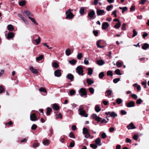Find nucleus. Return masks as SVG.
<instances>
[{
	"label": "nucleus",
	"mask_w": 149,
	"mask_h": 149,
	"mask_svg": "<svg viewBox=\"0 0 149 149\" xmlns=\"http://www.w3.org/2000/svg\"><path fill=\"white\" fill-rule=\"evenodd\" d=\"M71 9H70L66 12L65 14L66 15V19H71L73 17L74 15L71 12Z\"/></svg>",
	"instance_id": "obj_1"
},
{
	"label": "nucleus",
	"mask_w": 149,
	"mask_h": 149,
	"mask_svg": "<svg viewBox=\"0 0 149 149\" xmlns=\"http://www.w3.org/2000/svg\"><path fill=\"white\" fill-rule=\"evenodd\" d=\"M79 92L80 93V95L81 97L87 95V91L85 88H81L79 91Z\"/></svg>",
	"instance_id": "obj_2"
},
{
	"label": "nucleus",
	"mask_w": 149,
	"mask_h": 149,
	"mask_svg": "<svg viewBox=\"0 0 149 149\" xmlns=\"http://www.w3.org/2000/svg\"><path fill=\"white\" fill-rule=\"evenodd\" d=\"M79 114L80 115L86 117H88V114L86 113V111H85L84 110L83 108V107H80L79 109Z\"/></svg>",
	"instance_id": "obj_3"
},
{
	"label": "nucleus",
	"mask_w": 149,
	"mask_h": 149,
	"mask_svg": "<svg viewBox=\"0 0 149 149\" xmlns=\"http://www.w3.org/2000/svg\"><path fill=\"white\" fill-rule=\"evenodd\" d=\"M83 134H85V137L86 138H88L90 136V135L89 133L88 130L86 128L84 127L83 129Z\"/></svg>",
	"instance_id": "obj_4"
},
{
	"label": "nucleus",
	"mask_w": 149,
	"mask_h": 149,
	"mask_svg": "<svg viewBox=\"0 0 149 149\" xmlns=\"http://www.w3.org/2000/svg\"><path fill=\"white\" fill-rule=\"evenodd\" d=\"M76 72L79 74L81 75H83V71L82 68L80 66H79L77 67L76 69Z\"/></svg>",
	"instance_id": "obj_5"
},
{
	"label": "nucleus",
	"mask_w": 149,
	"mask_h": 149,
	"mask_svg": "<svg viewBox=\"0 0 149 149\" xmlns=\"http://www.w3.org/2000/svg\"><path fill=\"white\" fill-rule=\"evenodd\" d=\"M105 114L107 115H109L111 117H115L117 116V114L114 112L109 111L105 112Z\"/></svg>",
	"instance_id": "obj_6"
},
{
	"label": "nucleus",
	"mask_w": 149,
	"mask_h": 149,
	"mask_svg": "<svg viewBox=\"0 0 149 149\" xmlns=\"http://www.w3.org/2000/svg\"><path fill=\"white\" fill-rule=\"evenodd\" d=\"M30 118V120L32 121H35L37 120L36 116L34 113L31 114Z\"/></svg>",
	"instance_id": "obj_7"
},
{
	"label": "nucleus",
	"mask_w": 149,
	"mask_h": 149,
	"mask_svg": "<svg viewBox=\"0 0 149 149\" xmlns=\"http://www.w3.org/2000/svg\"><path fill=\"white\" fill-rule=\"evenodd\" d=\"M104 13V11L103 10L97 9L96 11V13L97 16L102 15Z\"/></svg>",
	"instance_id": "obj_8"
},
{
	"label": "nucleus",
	"mask_w": 149,
	"mask_h": 149,
	"mask_svg": "<svg viewBox=\"0 0 149 149\" xmlns=\"http://www.w3.org/2000/svg\"><path fill=\"white\" fill-rule=\"evenodd\" d=\"M127 128L128 130H132L136 128V127L132 123H131L129 124L127 126Z\"/></svg>",
	"instance_id": "obj_9"
},
{
	"label": "nucleus",
	"mask_w": 149,
	"mask_h": 149,
	"mask_svg": "<svg viewBox=\"0 0 149 149\" xmlns=\"http://www.w3.org/2000/svg\"><path fill=\"white\" fill-rule=\"evenodd\" d=\"M30 70L33 74H37L38 73V72L37 69L34 68L33 67L31 66L30 67Z\"/></svg>",
	"instance_id": "obj_10"
},
{
	"label": "nucleus",
	"mask_w": 149,
	"mask_h": 149,
	"mask_svg": "<svg viewBox=\"0 0 149 149\" xmlns=\"http://www.w3.org/2000/svg\"><path fill=\"white\" fill-rule=\"evenodd\" d=\"M55 75L57 77H59L61 75V70L59 69H58L56 70L54 72Z\"/></svg>",
	"instance_id": "obj_11"
},
{
	"label": "nucleus",
	"mask_w": 149,
	"mask_h": 149,
	"mask_svg": "<svg viewBox=\"0 0 149 149\" xmlns=\"http://www.w3.org/2000/svg\"><path fill=\"white\" fill-rule=\"evenodd\" d=\"M95 14V13L93 10H91V11L88 13V16L91 18L93 17L94 15Z\"/></svg>",
	"instance_id": "obj_12"
},
{
	"label": "nucleus",
	"mask_w": 149,
	"mask_h": 149,
	"mask_svg": "<svg viewBox=\"0 0 149 149\" xmlns=\"http://www.w3.org/2000/svg\"><path fill=\"white\" fill-rule=\"evenodd\" d=\"M66 78L70 80L71 81H72L73 80L74 76L72 74L69 73L67 75Z\"/></svg>",
	"instance_id": "obj_13"
},
{
	"label": "nucleus",
	"mask_w": 149,
	"mask_h": 149,
	"mask_svg": "<svg viewBox=\"0 0 149 149\" xmlns=\"http://www.w3.org/2000/svg\"><path fill=\"white\" fill-rule=\"evenodd\" d=\"M24 13L28 17H29L32 16L33 15L30 13V11L28 10H25L24 11Z\"/></svg>",
	"instance_id": "obj_14"
},
{
	"label": "nucleus",
	"mask_w": 149,
	"mask_h": 149,
	"mask_svg": "<svg viewBox=\"0 0 149 149\" xmlns=\"http://www.w3.org/2000/svg\"><path fill=\"white\" fill-rule=\"evenodd\" d=\"M135 103L133 101L128 102L127 104V106L128 107H131L134 106Z\"/></svg>",
	"instance_id": "obj_15"
},
{
	"label": "nucleus",
	"mask_w": 149,
	"mask_h": 149,
	"mask_svg": "<svg viewBox=\"0 0 149 149\" xmlns=\"http://www.w3.org/2000/svg\"><path fill=\"white\" fill-rule=\"evenodd\" d=\"M109 26V24L107 22H104L102 25V29H106Z\"/></svg>",
	"instance_id": "obj_16"
},
{
	"label": "nucleus",
	"mask_w": 149,
	"mask_h": 149,
	"mask_svg": "<svg viewBox=\"0 0 149 149\" xmlns=\"http://www.w3.org/2000/svg\"><path fill=\"white\" fill-rule=\"evenodd\" d=\"M14 34L12 32H10L8 34L7 38L9 39L13 38L14 36Z\"/></svg>",
	"instance_id": "obj_17"
},
{
	"label": "nucleus",
	"mask_w": 149,
	"mask_h": 149,
	"mask_svg": "<svg viewBox=\"0 0 149 149\" xmlns=\"http://www.w3.org/2000/svg\"><path fill=\"white\" fill-rule=\"evenodd\" d=\"M96 63L99 65H102L104 64V62L103 60L102 59L99 60L97 61Z\"/></svg>",
	"instance_id": "obj_18"
},
{
	"label": "nucleus",
	"mask_w": 149,
	"mask_h": 149,
	"mask_svg": "<svg viewBox=\"0 0 149 149\" xmlns=\"http://www.w3.org/2000/svg\"><path fill=\"white\" fill-rule=\"evenodd\" d=\"M56 113V118L57 119H61L62 118V116L61 113H59L58 114L56 112H55Z\"/></svg>",
	"instance_id": "obj_19"
},
{
	"label": "nucleus",
	"mask_w": 149,
	"mask_h": 149,
	"mask_svg": "<svg viewBox=\"0 0 149 149\" xmlns=\"http://www.w3.org/2000/svg\"><path fill=\"white\" fill-rule=\"evenodd\" d=\"M35 36L38 37V38L34 40V41L36 42L37 45L39 44L40 42L41 39L40 37L37 35H35Z\"/></svg>",
	"instance_id": "obj_20"
},
{
	"label": "nucleus",
	"mask_w": 149,
	"mask_h": 149,
	"mask_svg": "<svg viewBox=\"0 0 149 149\" xmlns=\"http://www.w3.org/2000/svg\"><path fill=\"white\" fill-rule=\"evenodd\" d=\"M101 140L99 138L95 140V142L96 144L99 146H100L101 145Z\"/></svg>",
	"instance_id": "obj_21"
},
{
	"label": "nucleus",
	"mask_w": 149,
	"mask_h": 149,
	"mask_svg": "<svg viewBox=\"0 0 149 149\" xmlns=\"http://www.w3.org/2000/svg\"><path fill=\"white\" fill-rule=\"evenodd\" d=\"M52 106L53 109L56 111L58 110L59 109V107L56 104H53Z\"/></svg>",
	"instance_id": "obj_22"
},
{
	"label": "nucleus",
	"mask_w": 149,
	"mask_h": 149,
	"mask_svg": "<svg viewBox=\"0 0 149 149\" xmlns=\"http://www.w3.org/2000/svg\"><path fill=\"white\" fill-rule=\"evenodd\" d=\"M86 81L89 85H91L94 83V81L90 78H87Z\"/></svg>",
	"instance_id": "obj_23"
},
{
	"label": "nucleus",
	"mask_w": 149,
	"mask_h": 149,
	"mask_svg": "<svg viewBox=\"0 0 149 149\" xmlns=\"http://www.w3.org/2000/svg\"><path fill=\"white\" fill-rule=\"evenodd\" d=\"M149 47V45L147 43L144 44L142 46V48L144 50L146 49Z\"/></svg>",
	"instance_id": "obj_24"
},
{
	"label": "nucleus",
	"mask_w": 149,
	"mask_h": 149,
	"mask_svg": "<svg viewBox=\"0 0 149 149\" xmlns=\"http://www.w3.org/2000/svg\"><path fill=\"white\" fill-rule=\"evenodd\" d=\"M101 41L102 40H99L97 42L96 45L98 48H102L104 47V46H101L100 45V44Z\"/></svg>",
	"instance_id": "obj_25"
},
{
	"label": "nucleus",
	"mask_w": 149,
	"mask_h": 149,
	"mask_svg": "<svg viewBox=\"0 0 149 149\" xmlns=\"http://www.w3.org/2000/svg\"><path fill=\"white\" fill-rule=\"evenodd\" d=\"M7 27L8 30L10 31H13L14 29L13 26L11 24L8 25Z\"/></svg>",
	"instance_id": "obj_26"
},
{
	"label": "nucleus",
	"mask_w": 149,
	"mask_h": 149,
	"mask_svg": "<svg viewBox=\"0 0 149 149\" xmlns=\"http://www.w3.org/2000/svg\"><path fill=\"white\" fill-rule=\"evenodd\" d=\"M95 110L97 112H99L101 110L100 107L98 105H96L95 107Z\"/></svg>",
	"instance_id": "obj_27"
},
{
	"label": "nucleus",
	"mask_w": 149,
	"mask_h": 149,
	"mask_svg": "<svg viewBox=\"0 0 149 149\" xmlns=\"http://www.w3.org/2000/svg\"><path fill=\"white\" fill-rule=\"evenodd\" d=\"M93 70L92 68H88V75H91L93 73Z\"/></svg>",
	"instance_id": "obj_28"
},
{
	"label": "nucleus",
	"mask_w": 149,
	"mask_h": 149,
	"mask_svg": "<svg viewBox=\"0 0 149 149\" xmlns=\"http://www.w3.org/2000/svg\"><path fill=\"white\" fill-rule=\"evenodd\" d=\"M28 18L30 19L35 24L37 25L38 24L36 22L35 19L34 18H32L30 17H29Z\"/></svg>",
	"instance_id": "obj_29"
},
{
	"label": "nucleus",
	"mask_w": 149,
	"mask_h": 149,
	"mask_svg": "<svg viewBox=\"0 0 149 149\" xmlns=\"http://www.w3.org/2000/svg\"><path fill=\"white\" fill-rule=\"evenodd\" d=\"M121 26V23L120 22H118V23H116L114 26V27L116 29L119 28Z\"/></svg>",
	"instance_id": "obj_30"
},
{
	"label": "nucleus",
	"mask_w": 149,
	"mask_h": 149,
	"mask_svg": "<svg viewBox=\"0 0 149 149\" xmlns=\"http://www.w3.org/2000/svg\"><path fill=\"white\" fill-rule=\"evenodd\" d=\"M65 54L68 56L70 55L71 54L70 50L69 49H67L65 51Z\"/></svg>",
	"instance_id": "obj_31"
},
{
	"label": "nucleus",
	"mask_w": 149,
	"mask_h": 149,
	"mask_svg": "<svg viewBox=\"0 0 149 149\" xmlns=\"http://www.w3.org/2000/svg\"><path fill=\"white\" fill-rule=\"evenodd\" d=\"M52 111V110L51 108L50 107H48L47 108V115L48 116H49L50 114V113Z\"/></svg>",
	"instance_id": "obj_32"
},
{
	"label": "nucleus",
	"mask_w": 149,
	"mask_h": 149,
	"mask_svg": "<svg viewBox=\"0 0 149 149\" xmlns=\"http://www.w3.org/2000/svg\"><path fill=\"white\" fill-rule=\"evenodd\" d=\"M49 141L48 140H45L43 142V143L45 146H48L49 144Z\"/></svg>",
	"instance_id": "obj_33"
},
{
	"label": "nucleus",
	"mask_w": 149,
	"mask_h": 149,
	"mask_svg": "<svg viewBox=\"0 0 149 149\" xmlns=\"http://www.w3.org/2000/svg\"><path fill=\"white\" fill-rule=\"evenodd\" d=\"M52 66L55 68H57L58 67V64L56 62H54L52 63Z\"/></svg>",
	"instance_id": "obj_34"
},
{
	"label": "nucleus",
	"mask_w": 149,
	"mask_h": 149,
	"mask_svg": "<svg viewBox=\"0 0 149 149\" xmlns=\"http://www.w3.org/2000/svg\"><path fill=\"white\" fill-rule=\"evenodd\" d=\"M104 76L103 72H100L99 74V77L100 79H102Z\"/></svg>",
	"instance_id": "obj_35"
},
{
	"label": "nucleus",
	"mask_w": 149,
	"mask_h": 149,
	"mask_svg": "<svg viewBox=\"0 0 149 149\" xmlns=\"http://www.w3.org/2000/svg\"><path fill=\"white\" fill-rule=\"evenodd\" d=\"M19 4L20 6H23L25 4V1H21L19 2Z\"/></svg>",
	"instance_id": "obj_36"
},
{
	"label": "nucleus",
	"mask_w": 149,
	"mask_h": 149,
	"mask_svg": "<svg viewBox=\"0 0 149 149\" xmlns=\"http://www.w3.org/2000/svg\"><path fill=\"white\" fill-rule=\"evenodd\" d=\"M122 102V100L120 98H118L116 100V102L118 104H120Z\"/></svg>",
	"instance_id": "obj_37"
},
{
	"label": "nucleus",
	"mask_w": 149,
	"mask_h": 149,
	"mask_svg": "<svg viewBox=\"0 0 149 149\" xmlns=\"http://www.w3.org/2000/svg\"><path fill=\"white\" fill-rule=\"evenodd\" d=\"M115 72L116 74L118 75H121L122 74L120 72V71L119 69H117L115 71Z\"/></svg>",
	"instance_id": "obj_38"
},
{
	"label": "nucleus",
	"mask_w": 149,
	"mask_h": 149,
	"mask_svg": "<svg viewBox=\"0 0 149 149\" xmlns=\"http://www.w3.org/2000/svg\"><path fill=\"white\" fill-rule=\"evenodd\" d=\"M76 61L75 60L73 59L69 61V63L71 65H74L76 63Z\"/></svg>",
	"instance_id": "obj_39"
},
{
	"label": "nucleus",
	"mask_w": 149,
	"mask_h": 149,
	"mask_svg": "<svg viewBox=\"0 0 149 149\" xmlns=\"http://www.w3.org/2000/svg\"><path fill=\"white\" fill-rule=\"evenodd\" d=\"M106 93L107 94V96H110L111 95L112 91L109 90H108L106 91Z\"/></svg>",
	"instance_id": "obj_40"
},
{
	"label": "nucleus",
	"mask_w": 149,
	"mask_h": 149,
	"mask_svg": "<svg viewBox=\"0 0 149 149\" xmlns=\"http://www.w3.org/2000/svg\"><path fill=\"white\" fill-rule=\"evenodd\" d=\"M79 13L81 15H83L84 13V9L83 8H81L79 11Z\"/></svg>",
	"instance_id": "obj_41"
},
{
	"label": "nucleus",
	"mask_w": 149,
	"mask_h": 149,
	"mask_svg": "<svg viewBox=\"0 0 149 149\" xmlns=\"http://www.w3.org/2000/svg\"><path fill=\"white\" fill-rule=\"evenodd\" d=\"M89 91L91 94H93L94 93V90L93 88H89Z\"/></svg>",
	"instance_id": "obj_42"
},
{
	"label": "nucleus",
	"mask_w": 149,
	"mask_h": 149,
	"mask_svg": "<svg viewBox=\"0 0 149 149\" xmlns=\"http://www.w3.org/2000/svg\"><path fill=\"white\" fill-rule=\"evenodd\" d=\"M43 58V56L42 55H41L36 58V60L37 61H39L42 59Z\"/></svg>",
	"instance_id": "obj_43"
},
{
	"label": "nucleus",
	"mask_w": 149,
	"mask_h": 149,
	"mask_svg": "<svg viewBox=\"0 0 149 149\" xmlns=\"http://www.w3.org/2000/svg\"><path fill=\"white\" fill-rule=\"evenodd\" d=\"M112 7L113 6L112 5L107 6L106 8L107 10L108 11H110L111 10L110 9L112 8Z\"/></svg>",
	"instance_id": "obj_44"
},
{
	"label": "nucleus",
	"mask_w": 149,
	"mask_h": 149,
	"mask_svg": "<svg viewBox=\"0 0 149 149\" xmlns=\"http://www.w3.org/2000/svg\"><path fill=\"white\" fill-rule=\"evenodd\" d=\"M84 62L85 64L87 65L89 64V59L87 58H85Z\"/></svg>",
	"instance_id": "obj_45"
},
{
	"label": "nucleus",
	"mask_w": 149,
	"mask_h": 149,
	"mask_svg": "<svg viewBox=\"0 0 149 149\" xmlns=\"http://www.w3.org/2000/svg\"><path fill=\"white\" fill-rule=\"evenodd\" d=\"M82 57V54L81 53H79L77 56V58L79 60L81 59Z\"/></svg>",
	"instance_id": "obj_46"
},
{
	"label": "nucleus",
	"mask_w": 149,
	"mask_h": 149,
	"mask_svg": "<svg viewBox=\"0 0 149 149\" xmlns=\"http://www.w3.org/2000/svg\"><path fill=\"white\" fill-rule=\"evenodd\" d=\"M39 90L40 92H43L45 93L47 92L46 89L43 88H41L39 89Z\"/></svg>",
	"instance_id": "obj_47"
},
{
	"label": "nucleus",
	"mask_w": 149,
	"mask_h": 149,
	"mask_svg": "<svg viewBox=\"0 0 149 149\" xmlns=\"http://www.w3.org/2000/svg\"><path fill=\"white\" fill-rule=\"evenodd\" d=\"M90 147L92 148L95 149L97 148V146L93 144H91L90 145Z\"/></svg>",
	"instance_id": "obj_48"
},
{
	"label": "nucleus",
	"mask_w": 149,
	"mask_h": 149,
	"mask_svg": "<svg viewBox=\"0 0 149 149\" xmlns=\"http://www.w3.org/2000/svg\"><path fill=\"white\" fill-rule=\"evenodd\" d=\"M107 74V76H112L113 75V73L112 71L110 70L108 71Z\"/></svg>",
	"instance_id": "obj_49"
},
{
	"label": "nucleus",
	"mask_w": 149,
	"mask_h": 149,
	"mask_svg": "<svg viewBox=\"0 0 149 149\" xmlns=\"http://www.w3.org/2000/svg\"><path fill=\"white\" fill-rule=\"evenodd\" d=\"M116 65L119 68L120 67L122 66L121 63L118 61H117L116 62Z\"/></svg>",
	"instance_id": "obj_50"
},
{
	"label": "nucleus",
	"mask_w": 149,
	"mask_h": 149,
	"mask_svg": "<svg viewBox=\"0 0 149 149\" xmlns=\"http://www.w3.org/2000/svg\"><path fill=\"white\" fill-rule=\"evenodd\" d=\"M120 80V79L119 78H116L114 79L113 80V82L114 83H117L118 81H119Z\"/></svg>",
	"instance_id": "obj_51"
},
{
	"label": "nucleus",
	"mask_w": 149,
	"mask_h": 149,
	"mask_svg": "<svg viewBox=\"0 0 149 149\" xmlns=\"http://www.w3.org/2000/svg\"><path fill=\"white\" fill-rule=\"evenodd\" d=\"M69 136L70 137L72 138H74L75 137L74 134L72 132H71L69 134Z\"/></svg>",
	"instance_id": "obj_52"
},
{
	"label": "nucleus",
	"mask_w": 149,
	"mask_h": 149,
	"mask_svg": "<svg viewBox=\"0 0 149 149\" xmlns=\"http://www.w3.org/2000/svg\"><path fill=\"white\" fill-rule=\"evenodd\" d=\"M39 146V144L38 143H35L33 145V147L34 148H36L38 147Z\"/></svg>",
	"instance_id": "obj_53"
},
{
	"label": "nucleus",
	"mask_w": 149,
	"mask_h": 149,
	"mask_svg": "<svg viewBox=\"0 0 149 149\" xmlns=\"http://www.w3.org/2000/svg\"><path fill=\"white\" fill-rule=\"evenodd\" d=\"M75 93V91L74 90H71L70 92V95H73Z\"/></svg>",
	"instance_id": "obj_54"
},
{
	"label": "nucleus",
	"mask_w": 149,
	"mask_h": 149,
	"mask_svg": "<svg viewBox=\"0 0 149 149\" xmlns=\"http://www.w3.org/2000/svg\"><path fill=\"white\" fill-rule=\"evenodd\" d=\"M21 19L25 24H28L29 23L28 21L24 17H23Z\"/></svg>",
	"instance_id": "obj_55"
},
{
	"label": "nucleus",
	"mask_w": 149,
	"mask_h": 149,
	"mask_svg": "<svg viewBox=\"0 0 149 149\" xmlns=\"http://www.w3.org/2000/svg\"><path fill=\"white\" fill-rule=\"evenodd\" d=\"M37 127V126L36 125L33 124L32 125L31 127V129L32 130H35L36 128Z\"/></svg>",
	"instance_id": "obj_56"
},
{
	"label": "nucleus",
	"mask_w": 149,
	"mask_h": 149,
	"mask_svg": "<svg viewBox=\"0 0 149 149\" xmlns=\"http://www.w3.org/2000/svg\"><path fill=\"white\" fill-rule=\"evenodd\" d=\"M4 90L3 87L2 86H0V93H1L3 92Z\"/></svg>",
	"instance_id": "obj_57"
},
{
	"label": "nucleus",
	"mask_w": 149,
	"mask_h": 149,
	"mask_svg": "<svg viewBox=\"0 0 149 149\" xmlns=\"http://www.w3.org/2000/svg\"><path fill=\"white\" fill-rule=\"evenodd\" d=\"M102 137V139H105L107 136V135L105 133L103 132L101 134Z\"/></svg>",
	"instance_id": "obj_58"
},
{
	"label": "nucleus",
	"mask_w": 149,
	"mask_h": 149,
	"mask_svg": "<svg viewBox=\"0 0 149 149\" xmlns=\"http://www.w3.org/2000/svg\"><path fill=\"white\" fill-rule=\"evenodd\" d=\"M126 24L125 23H124L123 24L122 26V30H125V26Z\"/></svg>",
	"instance_id": "obj_59"
},
{
	"label": "nucleus",
	"mask_w": 149,
	"mask_h": 149,
	"mask_svg": "<svg viewBox=\"0 0 149 149\" xmlns=\"http://www.w3.org/2000/svg\"><path fill=\"white\" fill-rule=\"evenodd\" d=\"M93 33L94 34V35L96 36H97L98 35V31H97V30H94L93 31Z\"/></svg>",
	"instance_id": "obj_60"
},
{
	"label": "nucleus",
	"mask_w": 149,
	"mask_h": 149,
	"mask_svg": "<svg viewBox=\"0 0 149 149\" xmlns=\"http://www.w3.org/2000/svg\"><path fill=\"white\" fill-rule=\"evenodd\" d=\"M133 34L132 35V37H134L137 35V33L136 32V31L134 29L133 31Z\"/></svg>",
	"instance_id": "obj_61"
},
{
	"label": "nucleus",
	"mask_w": 149,
	"mask_h": 149,
	"mask_svg": "<svg viewBox=\"0 0 149 149\" xmlns=\"http://www.w3.org/2000/svg\"><path fill=\"white\" fill-rule=\"evenodd\" d=\"M125 141L127 143H130L131 142V140L128 138H126V139Z\"/></svg>",
	"instance_id": "obj_62"
},
{
	"label": "nucleus",
	"mask_w": 149,
	"mask_h": 149,
	"mask_svg": "<svg viewBox=\"0 0 149 149\" xmlns=\"http://www.w3.org/2000/svg\"><path fill=\"white\" fill-rule=\"evenodd\" d=\"M131 97L134 99H136L138 98V96L136 94H133L132 95Z\"/></svg>",
	"instance_id": "obj_63"
},
{
	"label": "nucleus",
	"mask_w": 149,
	"mask_h": 149,
	"mask_svg": "<svg viewBox=\"0 0 149 149\" xmlns=\"http://www.w3.org/2000/svg\"><path fill=\"white\" fill-rule=\"evenodd\" d=\"M121 113L122 115H124L127 113V112L125 110H121Z\"/></svg>",
	"instance_id": "obj_64"
}]
</instances>
